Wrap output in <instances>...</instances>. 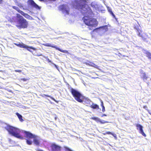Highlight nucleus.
<instances>
[{
	"instance_id": "nucleus-1",
	"label": "nucleus",
	"mask_w": 151,
	"mask_h": 151,
	"mask_svg": "<svg viewBox=\"0 0 151 151\" xmlns=\"http://www.w3.org/2000/svg\"><path fill=\"white\" fill-rule=\"evenodd\" d=\"M84 0H74L72 1L71 6L72 8L81 11L84 16L83 19L85 24L87 25L96 27L98 24L96 19L91 18L94 16V14Z\"/></svg>"
},
{
	"instance_id": "nucleus-2",
	"label": "nucleus",
	"mask_w": 151,
	"mask_h": 151,
	"mask_svg": "<svg viewBox=\"0 0 151 151\" xmlns=\"http://www.w3.org/2000/svg\"><path fill=\"white\" fill-rule=\"evenodd\" d=\"M5 128L7 130L9 134L21 139H23V137L20 134L23 133L26 137L33 138V142L36 145L38 146L40 145L41 138L39 137L34 134L29 132L24 131L9 125H7L5 127Z\"/></svg>"
},
{
	"instance_id": "nucleus-3",
	"label": "nucleus",
	"mask_w": 151,
	"mask_h": 151,
	"mask_svg": "<svg viewBox=\"0 0 151 151\" xmlns=\"http://www.w3.org/2000/svg\"><path fill=\"white\" fill-rule=\"evenodd\" d=\"M70 92L76 101L80 103L83 102V99L84 98V96L79 91L76 89L71 88Z\"/></svg>"
},
{
	"instance_id": "nucleus-4",
	"label": "nucleus",
	"mask_w": 151,
	"mask_h": 151,
	"mask_svg": "<svg viewBox=\"0 0 151 151\" xmlns=\"http://www.w3.org/2000/svg\"><path fill=\"white\" fill-rule=\"evenodd\" d=\"M17 22L19 27L22 28H26L27 27L28 22L23 17L19 14L17 15Z\"/></svg>"
},
{
	"instance_id": "nucleus-5",
	"label": "nucleus",
	"mask_w": 151,
	"mask_h": 151,
	"mask_svg": "<svg viewBox=\"0 0 151 151\" xmlns=\"http://www.w3.org/2000/svg\"><path fill=\"white\" fill-rule=\"evenodd\" d=\"M59 9L61 10L63 14H69L70 9L69 6L67 5L63 4L60 6Z\"/></svg>"
},
{
	"instance_id": "nucleus-6",
	"label": "nucleus",
	"mask_w": 151,
	"mask_h": 151,
	"mask_svg": "<svg viewBox=\"0 0 151 151\" xmlns=\"http://www.w3.org/2000/svg\"><path fill=\"white\" fill-rule=\"evenodd\" d=\"M45 46L47 47H51L53 48H55L56 49L59 51H60L65 53H68V51L66 50H62L58 47H57L56 45H52L50 43H46L45 45Z\"/></svg>"
},
{
	"instance_id": "nucleus-7",
	"label": "nucleus",
	"mask_w": 151,
	"mask_h": 151,
	"mask_svg": "<svg viewBox=\"0 0 151 151\" xmlns=\"http://www.w3.org/2000/svg\"><path fill=\"white\" fill-rule=\"evenodd\" d=\"M28 4L32 7L38 9H41V7L37 4L33 0H28Z\"/></svg>"
},
{
	"instance_id": "nucleus-8",
	"label": "nucleus",
	"mask_w": 151,
	"mask_h": 151,
	"mask_svg": "<svg viewBox=\"0 0 151 151\" xmlns=\"http://www.w3.org/2000/svg\"><path fill=\"white\" fill-rule=\"evenodd\" d=\"M52 151H61V147L55 143H52L51 145Z\"/></svg>"
},
{
	"instance_id": "nucleus-9",
	"label": "nucleus",
	"mask_w": 151,
	"mask_h": 151,
	"mask_svg": "<svg viewBox=\"0 0 151 151\" xmlns=\"http://www.w3.org/2000/svg\"><path fill=\"white\" fill-rule=\"evenodd\" d=\"M108 29L107 26L105 25L96 28V29L94 30V31H96L97 32H99L100 31H102L103 32H104L107 31L108 30Z\"/></svg>"
},
{
	"instance_id": "nucleus-10",
	"label": "nucleus",
	"mask_w": 151,
	"mask_h": 151,
	"mask_svg": "<svg viewBox=\"0 0 151 151\" xmlns=\"http://www.w3.org/2000/svg\"><path fill=\"white\" fill-rule=\"evenodd\" d=\"M136 126L137 127V129L139 131V133L141 134L144 136L145 137H146V134L143 131V127L142 125L139 124H136Z\"/></svg>"
},
{
	"instance_id": "nucleus-11",
	"label": "nucleus",
	"mask_w": 151,
	"mask_h": 151,
	"mask_svg": "<svg viewBox=\"0 0 151 151\" xmlns=\"http://www.w3.org/2000/svg\"><path fill=\"white\" fill-rule=\"evenodd\" d=\"M92 119L96 121V122H99L101 124H104L106 123H107L109 122L107 121L103 120H101L99 118L97 117H92Z\"/></svg>"
},
{
	"instance_id": "nucleus-12",
	"label": "nucleus",
	"mask_w": 151,
	"mask_h": 151,
	"mask_svg": "<svg viewBox=\"0 0 151 151\" xmlns=\"http://www.w3.org/2000/svg\"><path fill=\"white\" fill-rule=\"evenodd\" d=\"M19 11L20 13L22 15L24 16L26 18L30 20H32L33 19L32 17L30 16L28 14L24 13L21 10H20Z\"/></svg>"
},
{
	"instance_id": "nucleus-13",
	"label": "nucleus",
	"mask_w": 151,
	"mask_h": 151,
	"mask_svg": "<svg viewBox=\"0 0 151 151\" xmlns=\"http://www.w3.org/2000/svg\"><path fill=\"white\" fill-rule=\"evenodd\" d=\"M84 98L83 99V102H84L85 103L91 105L92 103L91 100L88 98L84 96Z\"/></svg>"
},
{
	"instance_id": "nucleus-14",
	"label": "nucleus",
	"mask_w": 151,
	"mask_h": 151,
	"mask_svg": "<svg viewBox=\"0 0 151 151\" xmlns=\"http://www.w3.org/2000/svg\"><path fill=\"white\" fill-rule=\"evenodd\" d=\"M24 48L26 49L27 50L31 52H32V51L30 50V49H32L34 50H36V49L35 48L32 46H29L26 45L25 48Z\"/></svg>"
},
{
	"instance_id": "nucleus-15",
	"label": "nucleus",
	"mask_w": 151,
	"mask_h": 151,
	"mask_svg": "<svg viewBox=\"0 0 151 151\" xmlns=\"http://www.w3.org/2000/svg\"><path fill=\"white\" fill-rule=\"evenodd\" d=\"M138 28V27H137L136 26L135 27V29L137 30V31L138 32V35L139 36L141 37H142V39H143V40L144 41H146V39H145V38L143 37L142 36V35L140 34V31L139 29V28Z\"/></svg>"
},
{
	"instance_id": "nucleus-16",
	"label": "nucleus",
	"mask_w": 151,
	"mask_h": 151,
	"mask_svg": "<svg viewBox=\"0 0 151 151\" xmlns=\"http://www.w3.org/2000/svg\"><path fill=\"white\" fill-rule=\"evenodd\" d=\"M16 114L17 115L19 120L21 122H22L24 121V120L22 119V116L18 112H17L16 113Z\"/></svg>"
},
{
	"instance_id": "nucleus-17",
	"label": "nucleus",
	"mask_w": 151,
	"mask_h": 151,
	"mask_svg": "<svg viewBox=\"0 0 151 151\" xmlns=\"http://www.w3.org/2000/svg\"><path fill=\"white\" fill-rule=\"evenodd\" d=\"M14 44L16 45L17 46H18L19 47L21 48H25V44L23 43H19V44L18 43H15Z\"/></svg>"
},
{
	"instance_id": "nucleus-18",
	"label": "nucleus",
	"mask_w": 151,
	"mask_h": 151,
	"mask_svg": "<svg viewBox=\"0 0 151 151\" xmlns=\"http://www.w3.org/2000/svg\"><path fill=\"white\" fill-rule=\"evenodd\" d=\"M41 96H42V97H45V96H47V97H50V98L52 99L55 102H57V103H58V101H56V100H55L54 98H53L52 97H51L49 95H46V94H43L41 95Z\"/></svg>"
},
{
	"instance_id": "nucleus-19",
	"label": "nucleus",
	"mask_w": 151,
	"mask_h": 151,
	"mask_svg": "<svg viewBox=\"0 0 151 151\" xmlns=\"http://www.w3.org/2000/svg\"><path fill=\"white\" fill-rule=\"evenodd\" d=\"M91 107L93 109H99V106L96 104H94L93 102L91 105Z\"/></svg>"
},
{
	"instance_id": "nucleus-20",
	"label": "nucleus",
	"mask_w": 151,
	"mask_h": 151,
	"mask_svg": "<svg viewBox=\"0 0 151 151\" xmlns=\"http://www.w3.org/2000/svg\"><path fill=\"white\" fill-rule=\"evenodd\" d=\"M27 139H26V142L29 145H31L32 143V141L31 140V139L32 138H27Z\"/></svg>"
},
{
	"instance_id": "nucleus-21",
	"label": "nucleus",
	"mask_w": 151,
	"mask_h": 151,
	"mask_svg": "<svg viewBox=\"0 0 151 151\" xmlns=\"http://www.w3.org/2000/svg\"><path fill=\"white\" fill-rule=\"evenodd\" d=\"M141 75L142 76H143V78L144 80H146L147 78V77L146 76L145 73L143 72L141 73Z\"/></svg>"
},
{
	"instance_id": "nucleus-22",
	"label": "nucleus",
	"mask_w": 151,
	"mask_h": 151,
	"mask_svg": "<svg viewBox=\"0 0 151 151\" xmlns=\"http://www.w3.org/2000/svg\"><path fill=\"white\" fill-rule=\"evenodd\" d=\"M145 53L148 58L151 59V53L148 51L146 52Z\"/></svg>"
},
{
	"instance_id": "nucleus-23",
	"label": "nucleus",
	"mask_w": 151,
	"mask_h": 151,
	"mask_svg": "<svg viewBox=\"0 0 151 151\" xmlns=\"http://www.w3.org/2000/svg\"><path fill=\"white\" fill-rule=\"evenodd\" d=\"M13 8L14 9H16V10H17L19 12V13H20V11H19L20 10H20L19 8L17 7V6H13Z\"/></svg>"
},
{
	"instance_id": "nucleus-24",
	"label": "nucleus",
	"mask_w": 151,
	"mask_h": 151,
	"mask_svg": "<svg viewBox=\"0 0 151 151\" xmlns=\"http://www.w3.org/2000/svg\"><path fill=\"white\" fill-rule=\"evenodd\" d=\"M64 148L65 150L67 151H73L72 150L70 149L69 148V147L65 146L64 147Z\"/></svg>"
},
{
	"instance_id": "nucleus-25",
	"label": "nucleus",
	"mask_w": 151,
	"mask_h": 151,
	"mask_svg": "<svg viewBox=\"0 0 151 151\" xmlns=\"http://www.w3.org/2000/svg\"><path fill=\"white\" fill-rule=\"evenodd\" d=\"M110 14L113 16V18H115V19H116V16H115V15L113 13V12H112V11L111 10V12H110Z\"/></svg>"
},
{
	"instance_id": "nucleus-26",
	"label": "nucleus",
	"mask_w": 151,
	"mask_h": 151,
	"mask_svg": "<svg viewBox=\"0 0 151 151\" xmlns=\"http://www.w3.org/2000/svg\"><path fill=\"white\" fill-rule=\"evenodd\" d=\"M53 64L54 65L55 67V68L59 71V67L58 65H56V64H55L54 63H53Z\"/></svg>"
},
{
	"instance_id": "nucleus-27",
	"label": "nucleus",
	"mask_w": 151,
	"mask_h": 151,
	"mask_svg": "<svg viewBox=\"0 0 151 151\" xmlns=\"http://www.w3.org/2000/svg\"><path fill=\"white\" fill-rule=\"evenodd\" d=\"M93 67H94L96 68H98L99 66L97 65H95V64H93Z\"/></svg>"
},
{
	"instance_id": "nucleus-28",
	"label": "nucleus",
	"mask_w": 151,
	"mask_h": 151,
	"mask_svg": "<svg viewBox=\"0 0 151 151\" xmlns=\"http://www.w3.org/2000/svg\"><path fill=\"white\" fill-rule=\"evenodd\" d=\"M17 5L20 8L23 7L21 3H17Z\"/></svg>"
},
{
	"instance_id": "nucleus-29",
	"label": "nucleus",
	"mask_w": 151,
	"mask_h": 151,
	"mask_svg": "<svg viewBox=\"0 0 151 151\" xmlns=\"http://www.w3.org/2000/svg\"><path fill=\"white\" fill-rule=\"evenodd\" d=\"M15 72H17L19 73H21L22 72V70H15L14 71Z\"/></svg>"
},
{
	"instance_id": "nucleus-30",
	"label": "nucleus",
	"mask_w": 151,
	"mask_h": 151,
	"mask_svg": "<svg viewBox=\"0 0 151 151\" xmlns=\"http://www.w3.org/2000/svg\"><path fill=\"white\" fill-rule=\"evenodd\" d=\"M106 133L108 134H111L112 135V133L110 132H106Z\"/></svg>"
},
{
	"instance_id": "nucleus-31",
	"label": "nucleus",
	"mask_w": 151,
	"mask_h": 151,
	"mask_svg": "<svg viewBox=\"0 0 151 151\" xmlns=\"http://www.w3.org/2000/svg\"><path fill=\"white\" fill-rule=\"evenodd\" d=\"M101 106H102V107H103V106L104 107L103 102L102 101H101Z\"/></svg>"
},
{
	"instance_id": "nucleus-32",
	"label": "nucleus",
	"mask_w": 151,
	"mask_h": 151,
	"mask_svg": "<svg viewBox=\"0 0 151 151\" xmlns=\"http://www.w3.org/2000/svg\"><path fill=\"white\" fill-rule=\"evenodd\" d=\"M102 111L103 112H104V111H105V108L104 107H102Z\"/></svg>"
},
{
	"instance_id": "nucleus-33",
	"label": "nucleus",
	"mask_w": 151,
	"mask_h": 151,
	"mask_svg": "<svg viewBox=\"0 0 151 151\" xmlns=\"http://www.w3.org/2000/svg\"><path fill=\"white\" fill-rule=\"evenodd\" d=\"M115 138H116V135L115 134H113L112 133V135Z\"/></svg>"
},
{
	"instance_id": "nucleus-34",
	"label": "nucleus",
	"mask_w": 151,
	"mask_h": 151,
	"mask_svg": "<svg viewBox=\"0 0 151 151\" xmlns=\"http://www.w3.org/2000/svg\"><path fill=\"white\" fill-rule=\"evenodd\" d=\"M21 80H23L24 81H26L27 80V79L25 78H23L21 79Z\"/></svg>"
},
{
	"instance_id": "nucleus-35",
	"label": "nucleus",
	"mask_w": 151,
	"mask_h": 151,
	"mask_svg": "<svg viewBox=\"0 0 151 151\" xmlns=\"http://www.w3.org/2000/svg\"><path fill=\"white\" fill-rule=\"evenodd\" d=\"M93 64H94L93 63H91L90 64H89V65H90V66H93Z\"/></svg>"
},
{
	"instance_id": "nucleus-36",
	"label": "nucleus",
	"mask_w": 151,
	"mask_h": 151,
	"mask_svg": "<svg viewBox=\"0 0 151 151\" xmlns=\"http://www.w3.org/2000/svg\"><path fill=\"white\" fill-rule=\"evenodd\" d=\"M108 9L109 12L110 13L111 10V9L110 8H108Z\"/></svg>"
},
{
	"instance_id": "nucleus-37",
	"label": "nucleus",
	"mask_w": 151,
	"mask_h": 151,
	"mask_svg": "<svg viewBox=\"0 0 151 151\" xmlns=\"http://www.w3.org/2000/svg\"><path fill=\"white\" fill-rule=\"evenodd\" d=\"M106 116V114H103V115H102V116Z\"/></svg>"
},
{
	"instance_id": "nucleus-38",
	"label": "nucleus",
	"mask_w": 151,
	"mask_h": 151,
	"mask_svg": "<svg viewBox=\"0 0 151 151\" xmlns=\"http://www.w3.org/2000/svg\"><path fill=\"white\" fill-rule=\"evenodd\" d=\"M2 0H0V4H1L2 2Z\"/></svg>"
},
{
	"instance_id": "nucleus-39",
	"label": "nucleus",
	"mask_w": 151,
	"mask_h": 151,
	"mask_svg": "<svg viewBox=\"0 0 151 151\" xmlns=\"http://www.w3.org/2000/svg\"><path fill=\"white\" fill-rule=\"evenodd\" d=\"M103 134H104V135H106V134H107V133H106V132H105V133H103Z\"/></svg>"
},
{
	"instance_id": "nucleus-40",
	"label": "nucleus",
	"mask_w": 151,
	"mask_h": 151,
	"mask_svg": "<svg viewBox=\"0 0 151 151\" xmlns=\"http://www.w3.org/2000/svg\"><path fill=\"white\" fill-rule=\"evenodd\" d=\"M147 108V106H144V109H146V108Z\"/></svg>"
},
{
	"instance_id": "nucleus-41",
	"label": "nucleus",
	"mask_w": 151,
	"mask_h": 151,
	"mask_svg": "<svg viewBox=\"0 0 151 151\" xmlns=\"http://www.w3.org/2000/svg\"><path fill=\"white\" fill-rule=\"evenodd\" d=\"M42 55H37V56H42Z\"/></svg>"
},
{
	"instance_id": "nucleus-42",
	"label": "nucleus",
	"mask_w": 151,
	"mask_h": 151,
	"mask_svg": "<svg viewBox=\"0 0 151 151\" xmlns=\"http://www.w3.org/2000/svg\"><path fill=\"white\" fill-rule=\"evenodd\" d=\"M149 114H150V115H151V112L150 111H149Z\"/></svg>"
},
{
	"instance_id": "nucleus-43",
	"label": "nucleus",
	"mask_w": 151,
	"mask_h": 151,
	"mask_svg": "<svg viewBox=\"0 0 151 151\" xmlns=\"http://www.w3.org/2000/svg\"><path fill=\"white\" fill-rule=\"evenodd\" d=\"M57 119V117H55V120H56Z\"/></svg>"
},
{
	"instance_id": "nucleus-44",
	"label": "nucleus",
	"mask_w": 151,
	"mask_h": 151,
	"mask_svg": "<svg viewBox=\"0 0 151 151\" xmlns=\"http://www.w3.org/2000/svg\"><path fill=\"white\" fill-rule=\"evenodd\" d=\"M72 100H73V101H75L73 99H72Z\"/></svg>"
}]
</instances>
